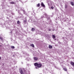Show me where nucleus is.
Segmentation results:
<instances>
[{
    "instance_id": "f257e3e1",
    "label": "nucleus",
    "mask_w": 74,
    "mask_h": 74,
    "mask_svg": "<svg viewBox=\"0 0 74 74\" xmlns=\"http://www.w3.org/2000/svg\"><path fill=\"white\" fill-rule=\"evenodd\" d=\"M41 64H38V66H37V67H38V68H40V67H41Z\"/></svg>"
},
{
    "instance_id": "f03ea898",
    "label": "nucleus",
    "mask_w": 74,
    "mask_h": 74,
    "mask_svg": "<svg viewBox=\"0 0 74 74\" xmlns=\"http://www.w3.org/2000/svg\"><path fill=\"white\" fill-rule=\"evenodd\" d=\"M19 70L20 71V73H21V74H22L23 73V71H22V69H19Z\"/></svg>"
},
{
    "instance_id": "7ed1b4c3",
    "label": "nucleus",
    "mask_w": 74,
    "mask_h": 74,
    "mask_svg": "<svg viewBox=\"0 0 74 74\" xmlns=\"http://www.w3.org/2000/svg\"><path fill=\"white\" fill-rule=\"evenodd\" d=\"M45 16L46 17V18L48 20H49V18H48L47 16V14L45 13Z\"/></svg>"
},
{
    "instance_id": "20e7f679",
    "label": "nucleus",
    "mask_w": 74,
    "mask_h": 74,
    "mask_svg": "<svg viewBox=\"0 0 74 74\" xmlns=\"http://www.w3.org/2000/svg\"><path fill=\"white\" fill-rule=\"evenodd\" d=\"M41 5L42 6V7H45V5L44 4V3H43L42 2L41 3Z\"/></svg>"
},
{
    "instance_id": "39448f33",
    "label": "nucleus",
    "mask_w": 74,
    "mask_h": 74,
    "mask_svg": "<svg viewBox=\"0 0 74 74\" xmlns=\"http://www.w3.org/2000/svg\"><path fill=\"white\" fill-rule=\"evenodd\" d=\"M34 60L37 61L38 60V58L36 57H34Z\"/></svg>"
},
{
    "instance_id": "423d86ee",
    "label": "nucleus",
    "mask_w": 74,
    "mask_h": 74,
    "mask_svg": "<svg viewBox=\"0 0 74 74\" xmlns=\"http://www.w3.org/2000/svg\"><path fill=\"white\" fill-rule=\"evenodd\" d=\"M71 65H72V66H74V62L71 61Z\"/></svg>"
},
{
    "instance_id": "0eeeda50",
    "label": "nucleus",
    "mask_w": 74,
    "mask_h": 74,
    "mask_svg": "<svg viewBox=\"0 0 74 74\" xmlns=\"http://www.w3.org/2000/svg\"><path fill=\"white\" fill-rule=\"evenodd\" d=\"M30 46L33 47V48H34V46L33 44H31L30 45Z\"/></svg>"
},
{
    "instance_id": "6e6552de",
    "label": "nucleus",
    "mask_w": 74,
    "mask_h": 74,
    "mask_svg": "<svg viewBox=\"0 0 74 74\" xmlns=\"http://www.w3.org/2000/svg\"><path fill=\"white\" fill-rule=\"evenodd\" d=\"M38 63H35V64H34V65L35 66H37L38 65Z\"/></svg>"
},
{
    "instance_id": "1a4fd4ad",
    "label": "nucleus",
    "mask_w": 74,
    "mask_h": 74,
    "mask_svg": "<svg viewBox=\"0 0 74 74\" xmlns=\"http://www.w3.org/2000/svg\"><path fill=\"white\" fill-rule=\"evenodd\" d=\"M10 4H15V2H10Z\"/></svg>"
},
{
    "instance_id": "9d476101",
    "label": "nucleus",
    "mask_w": 74,
    "mask_h": 74,
    "mask_svg": "<svg viewBox=\"0 0 74 74\" xmlns=\"http://www.w3.org/2000/svg\"><path fill=\"white\" fill-rule=\"evenodd\" d=\"M49 48L50 49H51V48H52V46L51 45H49Z\"/></svg>"
},
{
    "instance_id": "9b49d317",
    "label": "nucleus",
    "mask_w": 74,
    "mask_h": 74,
    "mask_svg": "<svg viewBox=\"0 0 74 74\" xmlns=\"http://www.w3.org/2000/svg\"><path fill=\"white\" fill-rule=\"evenodd\" d=\"M71 5H72L73 6L74 5V3H73V2H71Z\"/></svg>"
},
{
    "instance_id": "f8f14e48",
    "label": "nucleus",
    "mask_w": 74,
    "mask_h": 74,
    "mask_svg": "<svg viewBox=\"0 0 74 74\" xmlns=\"http://www.w3.org/2000/svg\"><path fill=\"white\" fill-rule=\"evenodd\" d=\"M52 37H53V39H54V38H55V36L54 35H53Z\"/></svg>"
},
{
    "instance_id": "ddd939ff",
    "label": "nucleus",
    "mask_w": 74,
    "mask_h": 74,
    "mask_svg": "<svg viewBox=\"0 0 74 74\" xmlns=\"http://www.w3.org/2000/svg\"><path fill=\"white\" fill-rule=\"evenodd\" d=\"M32 31H34V30H35V29L33 28L32 29Z\"/></svg>"
},
{
    "instance_id": "4468645a",
    "label": "nucleus",
    "mask_w": 74,
    "mask_h": 74,
    "mask_svg": "<svg viewBox=\"0 0 74 74\" xmlns=\"http://www.w3.org/2000/svg\"><path fill=\"white\" fill-rule=\"evenodd\" d=\"M11 48H13V49H14V48H15V47H14V46H11Z\"/></svg>"
},
{
    "instance_id": "2eb2a0df",
    "label": "nucleus",
    "mask_w": 74,
    "mask_h": 74,
    "mask_svg": "<svg viewBox=\"0 0 74 74\" xmlns=\"http://www.w3.org/2000/svg\"><path fill=\"white\" fill-rule=\"evenodd\" d=\"M64 71H67V69L66 68H64Z\"/></svg>"
},
{
    "instance_id": "dca6fc26",
    "label": "nucleus",
    "mask_w": 74,
    "mask_h": 74,
    "mask_svg": "<svg viewBox=\"0 0 74 74\" xmlns=\"http://www.w3.org/2000/svg\"><path fill=\"white\" fill-rule=\"evenodd\" d=\"M40 3H38V5H37V7H40Z\"/></svg>"
},
{
    "instance_id": "f3484780",
    "label": "nucleus",
    "mask_w": 74,
    "mask_h": 74,
    "mask_svg": "<svg viewBox=\"0 0 74 74\" xmlns=\"http://www.w3.org/2000/svg\"><path fill=\"white\" fill-rule=\"evenodd\" d=\"M0 39H1V40H3V38H2V37H0Z\"/></svg>"
},
{
    "instance_id": "a211bd4d",
    "label": "nucleus",
    "mask_w": 74,
    "mask_h": 74,
    "mask_svg": "<svg viewBox=\"0 0 74 74\" xmlns=\"http://www.w3.org/2000/svg\"><path fill=\"white\" fill-rule=\"evenodd\" d=\"M23 70L24 71H25V72H26V70H25V69H23Z\"/></svg>"
},
{
    "instance_id": "6ab92c4d",
    "label": "nucleus",
    "mask_w": 74,
    "mask_h": 74,
    "mask_svg": "<svg viewBox=\"0 0 74 74\" xmlns=\"http://www.w3.org/2000/svg\"><path fill=\"white\" fill-rule=\"evenodd\" d=\"M27 22V20H26V19L25 20V21H24V22Z\"/></svg>"
},
{
    "instance_id": "aec40b11",
    "label": "nucleus",
    "mask_w": 74,
    "mask_h": 74,
    "mask_svg": "<svg viewBox=\"0 0 74 74\" xmlns=\"http://www.w3.org/2000/svg\"><path fill=\"white\" fill-rule=\"evenodd\" d=\"M23 12L24 13V14H25V11L24 10H23Z\"/></svg>"
},
{
    "instance_id": "412c9836",
    "label": "nucleus",
    "mask_w": 74,
    "mask_h": 74,
    "mask_svg": "<svg viewBox=\"0 0 74 74\" xmlns=\"http://www.w3.org/2000/svg\"><path fill=\"white\" fill-rule=\"evenodd\" d=\"M17 23H18V24H19V21H17Z\"/></svg>"
},
{
    "instance_id": "4be33fe9",
    "label": "nucleus",
    "mask_w": 74,
    "mask_h": 74,
    "mask_svg": "<svg viewBox=\"0 0 74 74\" xmlns=\"http://www.w3.org/2000/svg\"><path fill=\"white\" fill-rule=\"evenodd\" d=\"M26 60L27 61H29V59H26Z\"/></svg>"
},
{
    "instance_id": "5701e85b",
    "label": "nucleus",
    "mask_w": 74,
    "mask_h": 74,
    "mask_svg": "<svg viewBox=\"0 0 74 74\" xmlns=\"http://www.w3.org/2000/svg\"><path fill=\"white\" fill-rule=\"evenodd\" d=\"M51 9H53V7H51Z\"/></svg>"
},
{
    "instance_id": "b1692460",
    "label": "nucleus",
    "mask_w": 74,
    "mask_h": 74,
    "mask_svg": "<svg viewBox=\"0 0 74 74\" xmlns=\"http://www.w3.org/2000/svg\"><path fill=\"white\" fill-rule=\"evenodd\" d=\"M41 18H44V16H42L41 17Z\"/></svg>"
},
{
    "instance_id": "393cba45",
    "label": "nucleus",
    "mask_w": 74,
    "mask_h": 74,
    "mask_svg": "<svg viewBox=\"0 0 74 74\" xmlns=\"http://www.w3.org/2000/svg\"><path fill=\"white\" fill-rule=\"evenodd\" d=\"M65 8H67V6H66V5H65Z\"/></svg>"
},
{
    "instance_id": "a878e982",
    "label": "nucleus",
    "mask_w": 74,
    "mask_h": 74,
    "mask_svg": "<svg viewBox=\"0 0 74 74\" xmlns=\"http://www.w3.org/2000/svg\"><path fill=\"white\" fill-rule=\"evenodd\" d=\"M49 31H51V29H48Z\"/></svg>"
},
{
    "instance_id": "bb28decb",
    "label": "nucleus",
    "mask_w": 74,
    "mask_h": 74,
    "mask_svg": "<svg viewBox=\"0 0 74 74\" xmlns=\"http://www.w3.org/2000/svg\"><path fill=\"white\" fill-rule=\"evenodd\" d=\"M26 73L27 74H29V73H27V72H26Z\"/></svg>"
},
{
    "instance_id": "cd10ccee",
    "label": "nucleus",
    "mask_w": 74,
    "mask_h": 74,
    "mask_svg": "<svg viewBox=\"0 0 74 74\" xmlns=\"http://www.w3.org/2000/svg\"><path fill=\"white\" fill-rule=\"evenodd\" d=\"M36 69H37V67H36Z\"/></svg>"
},
{
    "instance_id": "c85d7f7f",
    "label": "nucleus",
    "mask_w": 74,
    "mask_h": 74,
    "mask_svg": "<svg viewBox=\"0 0 74 74\" xmlns=\"http://www.w3.org/2000/svg\"><path fill=\"white\" fill-rule=\"evenodd\" d=\"M0 59H1V57H0Z\"/></svg>"
},
{
    "instance_id": "c756f323",
    "label": "nucleus",
    "mask_w": 74,
    "mask_h": 74,
    "mask_svg": "<svg viewBox=\"0 0 74 74\" xmlns=\"http://www.w3.org/2000/svg\"><path fill=\"white\" fill-rule=\"evenodd\" d=\"M28 72V73H29V72Z\"/></svg>"
},
{
    "instance_id": "7c9ffc66",
    "label": "nucleus",
    "mask_w": 74,
    "mask_h": 74,
    "mask_svg": "<svg viewBox=\"0 0 74 74\" xmlns=\"http://www.w3.org/2000/svg\"><path fill=\"white\" fill-rule=\"evenodd\" d=\"M21 2H22V1H21Z\"/></svg>"
},
{
    "instance_id": "2f4dec72",
    "label": "nucleus",
    "mask_w": 74,
    "mask_h": 74,
    "mask_svg": "<svg viewBox=\"0 0 74 74\" xmlns=\"http://www.w3.org/2000/svg\"><path fill=\"white\" fill-rule=\"evenodd\" d=\"M20 0V1H21V0Z\"/></svg>"
}]
</instances>
